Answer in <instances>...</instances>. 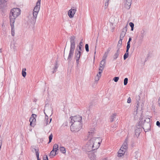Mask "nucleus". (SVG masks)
<instances>
[{
    "label": "nucleus",
    "mask_w": 160,
    "mask_h": 160,
    "mask_svg": "<svg viewBox=\"0 0 160 160\" xmlns=\"http://www.w3.org/2000/svg\"><path fill=\"white\" fill-rule=\"evenodd\" d=\"M71 122L72 123L70 129L72 132L78 131L81 127V122L82 117L79 115L74 116H71Z\"/></svg>",
    "instance_id": "f257e3e1"
},
{
    "label": "nucleus",
    "mask_w": 160,
    "mask_h": 160,
    "mask_svg": "<svg viewBox=\"0 0 160 160\" xmlns=\"http://www.w3.org/2000/svg\"><path fill=\"white\" fill-rule=\"evenodd\" d=\"M21 13V10L18 8H14L11 10L9 15L10 22H15L16 18Z\"/></svg>",
    "instance_id": "f03ea898"
},
{
    "label": "nucleus",
    "mask_w": 160,
    "mask_h": 160,
    "mask_svg": "<svg viewBox=\"0 0 160 160\" xmlns=\"http://www.w3.org/2000/svg\"><path fill=\"white\" fill-rule=\"evenodd\" d=\"M128 149V141L126 139L118 152L119 157L122 158Z\"/></svg>",
    "instance_id": "7ed1b4c3"
},
{
    "label": "nucleus",
    "mask_w": 160,
    "mask_h": 160,
    "mask_svg": "<svg viewBox=\"0 0 160 160\" xmlns=\"http://www.w3.org/2000/svg\"><path fill=\"white\" fill-rule=\"evenodd\" d=\"M99 138H93L89 141V143L92 144V150H95L97 149L100 145V142H99Z\"/></svg>",
    "instance_id": "20e7f679"
},
{
    "label": "nucleus",
    "mask_w": 160,
    "mask_h": 160,
    "mask_svg": "<svg viewBox=\"0 0 160 160\" xmlns=\"http://www.w3.org/2000/svg\"><path fill=\"white\" fill-rule=\"evenodd\" d=\"M151 125L150 122V119L149 118H146L144 120V122L142 124V128L145 132H147L150 130Z\"/></svg>",
    "instance_id": "39448f33"
},
{
    "label": "nucleus",
    "mask_w": 160,
    "mask_h": 160,
    "mask_svg": "<svg viewBox=\"0 0 160 160\" xmlns=\"http://www.w3.org/2000/svg\"><path fill=\"white\" fill-rule=\"evenodd\" d=\"M137 104L136 106L137 109L136 111L133 112V114L135 115L134 118H140V117H141V114L142 113V107H140L139 106V101L137 102Z\"/></svg>",
    "instance_id": "423d86ee"
},
{
    "label": "nucleus",
    "mask_w": 160,
    "mask_h": 160,
    "mask_svg": "<svg viewBox=\"0 0 160 160\" xmlns=\"http://www.w3.org/2000/svg\"><path fill=\"white\" fill-rule=\"evenodd\" d=\"M40 6L39 5H36L33 9L32 19L35 22H36L37 15L40 10Z\"/></svg>",
    "instance_id": "0eeeda50"
},
{
    "label": "nucleus",
    "mask_w": 160,
    "mask_h": 160,
    "mask_svg": "<svg viewBox=\"0 0 160 160\" xmlns=\"http://www.w3.org/2000/svg\"><path fill=\"white\" fill-rule=\"evenodd\" d=\"M140 124V122H139L138 125L136 126L135 128V134L137 137H138L139 136L140 133L142 131V126Z\"/></svg>",
    "instance_id": "6e6552de"
},
{
    "label": "nucleus",
    "mask_w": 160,
    "mask_h": 160,
    "mask_svg": "<svg viewBox=\"0 0 160 160\" xmlns=\"http://www.w3.org/2000/svg\"><path fill=\"white\" fill-rule=\"evenodd\" d=\"M75 37L74 36H72L70 38V49L75 50Z\"/></svg>",
    "instance_id": "1a4fd4ad"
},
{
    "label": "nucleus",
    "mask_w": 160,
    "mask_h": 160,
    "mask_svg": "<svg viewBox=\"0 0 160 160\" xmlns=\"http://www.w3.org/2000/svg\"><path fill=\"white\" fill-rule=\"evenodd\" d=\"M76 11V8L74 7H72L69 10L68 12V15L70 18L73 17Z\"/></svg>",
    "instance_id": "9d476101"
},
{
    "label": "nucleus",
    "mask_w": 160,
    "mask_h": 160,
    "mask_svg": "<svg viewBox=\"0 0 160 160\" xmlns=\"http://www.w3.org/2000/svg\"><path fill=\"white\" fill-rule=\"evenodd\" d=\"M36 115L34 114H32L31 115V117L29 119V121L30 122V126L32 127L35 125V122H36L35 118L36 117Z\"/></svg>",
    "instance_id": "9b49d317"
},
{
    "label": "nucleus",
    "mask_w": 160,
    "mask_h": 160,
    "mask_svg": "<svg viewBox=\"0 0 160 160\" xmlns=\"http://www.w3.org/2000/svg\"><path fill=\"white\" fill-rule=\"evenodd\" d=\"M127 25L126 26L122 29V32L120 34V39H121V40H122L124 38L127 30Z\"/></svg>",
    "instance_id": "f8f14e48"
},
{
    "label": "nucleus",
    "mask_w": 160,
    "mask_h": 160,
    "mask_svg": "<svg viewBox=\"0 0 160 160\" xmlns=\"http://www.w3.org/2000/svg\"><path fill=\"white\" fill-rule=\"evenodd\" d=\"M81 52L75 51L74 58L76 60L77 65L79 63V59L81 55Z\"/></svg>",
    "instance_id": "ddd939ff"
},
{
    "label": "nucleus",
    "mask_w": 160,
    "mask_h": 160,
    "mask_svg": "<svg viewBox=\"0 0 160 160\" xmlns=\"http://www.w3.org/2000/svg\"><path fill=\"white\" fill-rule=\"evenodd\" d=\"M106 63V61L102 60L100 62L99 70L100 71H103Z\"/></svg>",
    "instance_id": "4468645a"
},
{
    "label": "nucleus",
    "mask_w": 160,
    "mask_h": 160,
    "mask_svg": "<svg viewBox=\"0 0 160 160\" xmlns=\"http://www.w3.org/2000/svg\"><path fill=\"white\" fill-rule=\"evenodd\" d=\"M125 4L124 7L127 9H129L130 8L131 5L132 0H124Z\"/></svg>",
    "instance_id": "2eb2a0df"
},
{
    "label": "nucleus",
    "mask_w": 160,
    "mask_h": 160,
    "mask_svg": "<svg viewBox=\"0 0 160 160\" xmlns=\"http://www.w3.org/2000/svg\"><path fill=\"white\" fill-rule=\"evenodd\" d=\"M74 50L70 49L69 55L68 58V60L69 61H70L72 60V57L74 53Z\"/></svg>",
    "instance_id": "dca6fc26"
},
{
    "label": "nucleus",
    "mask_w": 160,
    "mask_h": 160,
    "mask_svg": "<svg viewBox=\"0 0 160 160\" xmlns=\"http://www.w3.org/2000/svg\"><path fill=\"white\" fill-rule=\"evenodd\" d=\"M10 25L11 27V34L12 36H14V31L15 28L14 26V22H10Z\"/></svg>",
    "instance_id": "f3484780"
},
{
    "label": "nucleus",
    "mask_w": 160,
    "mask_h": 160,
    "mask_svg": "<svg viewBox=\"0 0 160 160\" xmlns=\"http://www.w3.org/2000/svg\"><path fill=\"white\" fill-rule=\"evenodd\" d=\"M8 0H0V7H3L7 4Z\"/></svg>",
    "instance_id": "a211bd4d"
},
{
    "label": "nucleus",
    "mask_w": 160,
    "mask_h": 160,
    "mask_svg": "<svg viewBox=\"0 0 160 160\" xmlns=\"http://www.w3.org/2000/svg\"><path fill=\"white\" fill-rule=\"evenodd\" d=\"M92 144H91V143H89V142H88L87 146L88 148V152H89L94 150H92Z\"/></svg>",
    "instance_id": "6ab92c4d"
},
{
    "label": "nucleus",
    "mask_w": 160,
    "mask_h": 160,
    "mask_svg": "<svg viewBox=\"0 0 160 160\" xmlns=\"http://www.w3.org/2000/svg\"><path fill=\"white\" fill-rule=\"evenodd\" d=\"M32 149H33L32 150V152L33 151V150H34V151L35 152V153H36V154L37 157H39V149L38 148H33L32 147Z\"/></svg>",
    "instance_id": "aec40b11"
},
{
    "label": "nucleus",
    "mask_w": 160,
    "mask_h": 160,
    "mask_svg": "<svg viewBox=\"0 0 160 160\" xmlns=\"http://www.w3.org/2000/svg\"><path fill=\"white\" fill-rule=\"evenodd\" d=\"M146 32L144 30H142L141 31L140 34V38H143L146 35Z\"/></svg>",
    "instance_id": "412c9836"
},
{
    "label": "nucleus",
    "mask_w": 160,
    "mask_h": 160,
    "mask_svg": "<svg viewBox=\"0 0 160 160\" xmlns=\"http://www.w3.org/2000/svg\"><path fill=\"white\" fill-rule=\"evenodd\" d=\"M119 50L118 49L117 51L115 53L113 56V59L116 60L118 58L119 54Z\"/></svg>",
    "instance_id": "4be33fe9"
},
{
    "label": "nucleus",
    "mask_w": 160,
    "mask_h": 160,
    "mask_svg": "<svg viewBox=\"0 0 160 160\" xmlns=\"http://www.w3.org/2000/svg\"><path fill=\"white\" fill-rule=\"evenodd\" d=\"M116 116V113L113 114L112 115L110 116V121L111 122H112L114 120Z\"/></svg>",
    "instance_id": "5701e85b"
},
{
    "label": "nucleus",
    "mask_w": 160,
    "mask_h": 160,
    "mask_svg": "<svg viewBox=\"0 0 160 160\" xmlns=\"http://www.w3.org/2000/svg\"><path fill=\"white\" fill-rule=\"evenodd\" d=\"M122 40H121V39H120L119 40L118 42V43L117 45V47L118 48V49L119 50L120 48H121L122 46Z\"/></svg>",
    "instance_id": "b1692460"
},
{
    "label": "nucleus",
    "mask_w": 160,
    "mask_h": 160,
    "mask_svg": "<svg viewBox=\"0 0 160 160\" xmlns=\"http://www.w3.org/2000/svg\"><path fill=\"white\" fill-rule=\"evenodd\" d=\"M48 116L47 115H46L45 116V123H46V124L45 125H47L49 124L51 121L52 118H51L50 119V122L48 123Z\"/></svg>",
    "instance_id": "393cba45"
},
{
    "label": "nucleus",
    "mask_w": 160,
    "mask_h": 160,
    "mask_svg": "<svg viewBox=\"0 0 160 160\" xmlns=\"http://www.w3.org/2000/svg\"><path fill=\"white\" fill-rule=\"evenodd\" d=\"M58 145L57 144H55L53 147V148L52 150H54L56 152H57V151L58 150Z\"/></svg>",
    "instance_id": "a878e982"
},
{
    "label": "nucleus",
    "mask_w": 160,
    "mask_h": 160,
    "mask_svg": "<svg viewBox=\"0 0 160 160\" xmlns=\"http://www.w3.org/2000/svg\"><path fill=\"white\" fill-rule=\"evenodd\" d=\"M60 151L62 153L64 154L66 153V149L64 147H60L59 148Z\"/></svg>",
    "instance_id": "bb28decb"
},
{
    "label": "nucleus",
    "mask_w": 160,
    "mask_h": 160,
    "mask_svg": "<svg viewBox=\"0 0 160 160\" xmlns=\"http://www.w3.org/2000/svg\"><path fill=\"white\" fill-rule=\"evenodd\" d=\"M26 70V69L25 68H23L22 69V75L24 78H25L26 75V72H25Z\"/></svg>",
    "instance_id": "cd10ccee"
},
{
    "label": "nucleus",
    "mask_w": 160,
    "mask_h": 160,
    "mask_svg": "<svg viewBox=\"0 0 160 160\" xmlns=\"http://www.w3.org/2000/svg\"><path fill=\"white\" fill-rule=\"evenodd\" d=\"M108 52H105L102 57V60L106 61V58L108 56Z\"/></svg>",
    "instance_id": "c85d7f7f"
},
{
    "label": "nucleus",
    "mask_w": 160,
    "mask_h": 160,
    "mask_svg": "<svg viewBox=\"0 0 160 160\" xmlns=\"http://www.w3.org/2000/svg\"><path fill=\"white\" fill-rule=\"evenodd\" d=\"M56 154V152L55 151H54V150H52L50 152V156H55Z\"/></svg>",
    "instance_id": "c756f323"
},
{
    "label": "nucleus",
    "mask_w": 160,
    "mask_h": 160,
    "mask_svg": "<svg viewBox=\"0 0 160 160\" xmlns=\"http://www.w3.org/2000/svg\"><path fill=\"white\" fill-rule=\"evenodd\" d=\"M129 24L131 28V30L133 31V30L134 24L132 22H130Z\"/></svg>",
    "instance_id": "7c9ffc66"
},
{
    "label": "nucleus",
    "mask_w": 160,
    "mask_h": 160,
    "mask_svg": "<svg viewBox=\"0 0 160 160\" xmlns=\"http://www.w3.org/2000/svg\"><path fill=\"white\" fill-rule=\"evenodd\" d=\"M102 71H100L96 75V77H98L99 78L101 77V73L102 72Z\"/></svg>",
    "instance_id": "2f4dec72"
},
{
    "label": "nucleus",
    "mask_w": 160,
    "mask_h": 160,
    "mask_svg": "<svg viewBox=\"0 0 160 160\" xmlns=\"http://www.w3.org/2000/svg\"><path fill=\"white\" fill-rule=\"evenodd\" d=\"M85 48L86 50V51L87 52H88L89 51V46L88 45V44H86L85 45Z\"/></svg>",
    "instance_id": "473e14b6"
},
{
    "label": "nucleus",
    "mask_w": 160,
    "mask_h": 160,
    "mask_svg": "<svg viewBox=\"0 0 160 160\" xmlns=\"http://www.w3.org/2000/svg\"><path fill=\"white\" fill-rule=\"evenodd\" d=\"M128 78H125L124 80V85H126L128 82Z\"/></svg>",
    "instance_id": "72a5a7b5"
},
{
    "label": "nucleus",
    "mask_w": 160,
    "mask_h": 160,
    "mask_svg": "<svg viewBox=\"0 0 160 160\" xmlns=\"http://www.w3.org/2000/svg\"><path fill=\"white\" fill-rule=\"evenodd\" d=\"M52 137H53V135H52V134H51L49 135V141L48 143H50L51 142L52 140Z\"/></svg>",
    "instance_id": "f704fd0d"
},
{
    "label": "nucleus",
    "mask_w": 160,
    "mask_h": 160,
    "mask_svg": "<svg viewBox=\"0 0 160 160\" xmlns=\"http://www.w3.org/2000/svg\"><path fill=\"white\" fill-rule=\"evenodd\" d=\"M81 47H82L81 46H79L78 48H77V49L75 50V51L77 52H81V51L82 50Z\"/></svg>",
    "instance_id": "c9c22d12"
},
{
    "label": "nucleus",
    "mask_w": 160,
    "mask_h": 160,
    "mask_svg": "<svg viewBox=\"0 0 160 160\" xmlns=\"http://www.w3.org/2000/svg\"><path fill=\"white\" fill-rule=\"evenodd\" d=\"M129 53H125L123 56L124 60H125L128 57V55Z\"/></svg>",
    "instance_id": "e433bc0d"
},
{
    "label": "nucleus",
    "mask_w": 160,
    "mask_h": 160,
    "mask_svg": "<svg viewBox=\"0 0 160 160\" xmlns=\"http://www.w3.org/2000/svg\"><path fill=\"white\" fill-rule=\"evenodd\" d=\"M119 79V78L118 77H115L113 79V80L115 82H117L118 81Z\"/></svg>",
    "instance_id": "4c0bfd02"
},
{
    "label": "nucleus",
    "mask_w": 160,
    "mask_h": 160,
    "mask_svg": "<svg viewBox=\"0 0 160 160\" xmlns=\"http://www.w3.org/2000/svg\"><path fill=\"white\" fill-rule=\"evenodd\" d=\"M58 68V65H55L54 68V70L53 71V73H54L55 72H56V70Z\"/></svg>",
    "instance_id": "58836bf2"
},
{
    "label": "nucleus",
    "mask_w": 160,
    "mask_h": 160,
    "mask_svg": "<svg viewBox=\"0 0 160 160\" xmlns=\"http://www.w3.org/2000/svg\"><path fill=\"white\" fill-rule=\"evenodd\" d=\"M108 2L109 1H106V2L105 3V8H107V7L108 6Z\"/></svg>",
    "instance_id": "ea45409f"
},
{
    "label": "nucleus",
    "mask_w": 160,
    "mask_h": 160,
    "mask_svg": "<svg viewBox=\"0 0 160 160\" xmlns=\"http://www.w3.org/2000/svg\"><path fill=\"white\" fill-rule=\"evenodd\" d=\"M98 38V37L97 38ZM98 40V38H97V39L96 40V45H95V51L94 53V55L96 54V49Z\"/></svg>",
    "instance_id": "a19ab883"
},
{
    "label": "nucleus",
    "mask_w": 160,
    "mask_h": 160,
    "mask_svg": "<svg viewBox=\"0 0 160 160\" xmlns=\"http://www.w3.org/2000/svg\"><path fill=\"white\" fill-rule=\"evenodd\" d=\"M40 2L41 0H38L37 2L36 5L40 6Z\"/></svg>",
    "instance_id": "79ce46f5"
},
{
    "label": "nucleus",
    "mask_w": 160,
    "mask_h": 160,
    "mask_svg": "<svg viewBox=\"0 0 160 160\" xmlns=\"http://www.w3.org/2000/svg\"><path fill=\"white\" fill-rule=\"evenodd\" d=\"M131 100L130 97H129L128 99L127 102L130 103L131 102Z\"/></svg>",
    "instance_id": "37998d69"
},
{
    "label": "nucleus",
    "mask_w": 160,
    "mask_h": 160,
    "mask_svg": "<svg viewBox=\"0 0 160 160\" xmlns=\"http://www.w3.org/2000/svg\"><path fill=\"white\" fill-rule=\"evenodd\" d=\"M130 42L128 41V42H127V47H128H128L130 48Z\"/></svg>",
    "instance_id": "c03bdc74"
},
{
    "label": "nucleus",
    "mask_w": 160,
    "mask_h": 160,
    "mask_svg": "<svg viewBox=\"0 0 160 160\" xmlns=\"http://www.w3.org/2000/svg\"><path fill=\"white\" fill-rule=\"evenodd\" d=\"M156 125L159 127H160V122H159V121H157L156 122Z\"/></svg>",
    "instance_id": "a18cd8bd"
},
{
    "label": "nucleus",
    "mask_w": 160,
    "mask_h": 160,
    "mask_svg": "<svg viewBox=\"0 0 160 160\" xmlns=\"http://www.w3.org/2000/svg\"><path fill=\"white\" fill-rule=\"evenodd\" d=\"M130 48L127 47V49L126 51V53H128L129 52V50Z\"/></svg>",
    "instance_id": "49530a36"
},
{
    "label": "nucleus",
    "mask_w": 160,
    "mask_h": 160,
    "mask_svg": "<svg viewBox=\"0 0 160 160\" xmlns=\"http://www.w3.org/2000/svg\"><path fill=\"white\" fill-rule=\"evenodd\" d=\"M43 160H48V156L46 155L45 157H43Z\"/></svg>",
    "instance_id": "de8ad7c7"
},
{
    "label": "nucleus",
    "mask_w": 160,
    "mask_h": 160,
    "mask_svg": "<svg viewBox=\"0 0 160 160\" xmlns=\"http://www.w3.org/2000/svg\"><path fill=\"white\" fill-rule=\"evenodd\" d=\"M99 79H100L98 77H96L95 78V80L96 81H98L99 80Z\"/></svg>",
    "instance_id": "09e8293b"
},
{
    "label": "nucleus",
    "mask_w": 160,
    "mask_h": 160,
    "mask_svg": "<svg viewBox=\"0 0 160 160\" xmlns=\"http://www.w3.org/2000/svg\"><path fill=\"white\" fill-rule=\"evenodd\" d=\"M158 104L159 106L160 107V96L158 100Z\"/></svg>",
    "instance_id": "8fccbe9b"
},
{
    "label": "nucleus",
    "mask_w": 160,
    "mask_h": 160,
    "mask_svg": "<svg viewBox=\"0 0 160 160\" xmlns=\"http://www.w3.org/2000/svg\"><path fill=\"white\" fill-rule=\"evenodd\" d=\"M82 41H81L79 43V46H81V47H82Z\"/></svg>",
    "instance_id": "3c124183"
},
{
    "label": "nucleus",
    "mask_w": 160,
    "mask_h": 160,
    "mask_svg": "<svg viewBox=\"0 0 160 160\" xmlns=\"http://www.w3.org/2000/svg\"><path fill=\"white\" fill-rule=\"evenodd\" d=\"M110 50H111V48H108L107 50V52H108H108H109L110 51Z\"/></svg>",
    "instance_id": "603ef678"
},
{
    "label": "nucleus",
    "mask_w": 160,
    "mask_h": 160,
    "mask_svg": "<svg viewBox=\"0 0 160 160\" xmlns=\"http://www.w3.org/2000/svg\"><path fill=\"white\" fill-rule=\"evenodd\" d=\"M117 127V125H115V126H112V127L113 128H116Z\"/></svg>",
    "instance_id": "864d4df0"
},
{
    "label": "nucleus",
    "mask_w": 160,
    "mask_h": 160,
    "mask_svg": "<svg viewBox=\"0 0 160 160\" xmlns=\"http://www.w3.org/2000/svg\"><path fill=\"white\" fill-rule=\"evenodd\" d=\"M2 143V141L1 140H0V148H1Z\"/></svg>",
    "instance_id": "5fc2aeb1"
},
{
    "label": "nucleus",
    "mask_w": 160,
    "mask_h": 160,
    "mask_svg": "<svg viewBox=\"0 0 160 160\" xmlns=\"http://www.w3.org/2000/svg\"><path fill=\"white\" fill-rule=\"evenodd\" d=\"M131 40H132V38H129V40H128V41L130 42V41H131Z\"/></svg>",
    "instance_id": "6e6d98bb"
},
{
    "label": "nucleus",
    "mask_w": 160,
    "mask_h": 160,
    "mask_svg": "<svg viewBox=\"0 0 160 160\" xmlns=\"http://www.w3.org/2000/svg\"><path fill=\"white\" fill-rule=\"evenodd\" d=\"M55 65H58V61H56V62H55Z\"/></svg>",
    "instance_id": "4d7b16f0"
},
{
    "label": "nucleus",
    "mask_w": 160,
    "mask_h": 160,
    "mask_svg": "<svg viewBox=\"0 0 160 160\" xmlns=\"http://www.w3.org/2000/svg\"><path fill=\"white\" fill-rule=\"evenodd\" d=\"M37 160H40V159H39V157H37Z\"/></svg>",
    "instance_id": "13d9d810"
},
{
    "label": "nucleus",
    "mask_w": 160,
    "mask_h": 160,
    "mask_svg": "<svg viewBox=\"0 0 160 160\" xmlns=\"http://www.w3.org/2000/svg\"><path fill=\"white\" fill-rule=\"evenodd\" d=\"M2 52V51H1V49H0V53H1Z\"/></svg>",
    "instance_id": "bf43d9fd"
},
{
    "label": "nucleus",
    "mask_w": 160,
    "mask_h": 160,
    "mask_svg": "<svg viewBox=\"0 0 160 160\" xmlns=\"http://www.w3.org/2000/svg\"><path fill=\"white\" fill-rule=\"evenodd\" d=\"M109 0H106V1H109Z\"/></svg>",
    "instance_id": "052dcab7"
}]
</instances>
